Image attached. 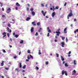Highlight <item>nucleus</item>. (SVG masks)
Returning a JSON list of instances; mask_svg holds the SVG:
<instances>
[{"instance_id":"nucleus-49","label":"nucleus","mask_w":78,"mask_h":78,"mask_svg":"<svg viewBox=\"0 0 78 78\" xmlns=\"http://www.w3.org/2000/svg\"><path fill=\"white\" fill-rule=\"evenodd\" d=\"M25 72V70H22V72Z\"/></svg>"},{"instance_id":"nucleus-32","label":"nucleus","mask_w":78,"mask_h":78,"mask_svg":"<svg viewBox=\"0 0 78 78\" xmlns=\"http://www.w3.org/2000/svg\"><path fill=\"white\" fill-rule=\"evenodd\" d=\"M30 10L32 12V11H33V8H32L30 9Z\"/></svg>"},{"instance_id":"nucleus-38","label":"nucleus","mask_w":78,"mask_h":78,"mask_svg":"<svg viewBox=\"0 0 78 78\" xmlns=\"http://www.w3.org/2000/svg\"><path fill=\"white\" fill-rule=\"evenodd\" d=\"M7 35L8 37H9V33H8L7 34Z\"/></svg>"},{"instance_id":"nucleus-35","label":"nucleus","mask_w":78,"mask_h":78,"mask_svg":"<svg viewBox=\"0 0 78 78\" xmlns=\"http://www.w3.org/2000/svg\"><path fill=\"white\" fill-rule=\"evenodd\" d=\"M44 3L41 4V6H42L43 7H44Z\"/></svg>"},{"instance_id":"nucleus-36","label":"nucleus","mask_w":78,"mask_h":78,"mask_svg":"<svg viewBox=\"0 0 78 78\" xmlns=\"http://www.w3.org/2000/svg\"><path fill=\"white\" fill-rule=\"evenodd\" d=\"M41 12H42V13L43 14V16H44V11L42 10V11H41Z\"/></svg>"},{"instance_id":"nucleus-60","label":"nucleus","mask_w":78,"mask_h":78,"mask_svg":"<svg viewBox=\"0 0 78 78\" xmlns=\"http://www.w3.org/2000/svg\"><path fill=\"white\" fill-rule=\"evenodd\" d=\"M5 69H6V70H8L9 69H8L7 68H5Z\"/></svg>"},{"instance_id":"nucleus-31","label":"nucleus","mask_w":78,"mask_h":78,"mask_svg":"<svg viewBox=\"0 0 78 78\" xmlns=\"http://www.w3.org/2000/svg\"><path fill=\"white\" fill-rule=\"evenodd\" d=\"M8 26L10 28L11 27V25L10 24H8Z\"/></svg>"},{"instance_id":"nucleus-59","label":"nucleus","mask_w":78,"mask_h":78,"mask_svg":"<svg viewBox=\"0 0 78 78\" xmlns=\"http://www.w3.org/2000/svg\"><path fill=\"white\" fill-rule=\"evenodd\" d=\"M13 36H15V32H13Z\"/></svg>"},{"instance_id":"nucleus-50","label":"nucleus","mask_w":78,"mask_h":78,"mask_svg":"<svg viewBox=\"0 0 78 78\" xmlns=\"http://www.w3.org/2000/svg\"><path fill=\"white\" fill-rule=\"evenodd\" d=\"M38 54L39 55H41V52H39Z\"/></svg>"},{"instance_id":"nucleus-22","label":"nucleus","mask_w":78,"mask_h":78,"mask_svg":"<svg viewBox=\"0 0 78 78\" xmlns=\"http://www.w3.org/2000/svg\"><path fill=\"white\" fill-rule=\"evenodd\" d=\"M37 25L38 26H39V25H40V23L39 22L37 23Z\"/></svg>"},{"instance_id":"nucleus-63","label":"nucleus","mask_w":78,"mask_h":78,"mask_svg":"<svg viewBox=\"0 0 78 78\" xmlns=\"http://www.w3.org/2000/svg\"><path fill=\"white\" fill-rule=\"evenodd\" d=\"M50 9L51 10H53V8L51 7L50 8Z\"/></svg>"},{"instance_id":"nucleus-24","label":"nucleus","mask_w":78,"mask_h":78,"mask_svg":"<svg viewBox=\"0 0 78 78\" xmlns=\"http://www.w3.org/2000/svg\"><path fill=\"white\" fill-rule=\"evenodd\" d=\"M8 11H11V8H9L8 9H7Z\"/></svg>"},{"instance_id":"nucleus-53","label":"nucleus","mask_w":78,"mask_h":78,"mask_svg":"<svg viewBox=\"0 0 78 78\" xmlns=\"http://www.w3.org/2000/svg\"><path fill=\"white\" fill-rule=\"evenodd\" d=\"M15 9H16V10H17V9H18V7H16L15 8Z\"/></svg>"},{"instance_id":"nucleus-9","label":"nucleus","mask_w":78,"mask_h":78,"mask_svg":"<svg viewBox=\"0 0 78 78\" xmlns=\"http://www.w3.org/2000/svg\"><path fill=\"white\" fill-rule=\"evenodd\" d=\"M56 33L57 34H61V32L59 31H56Z\"/></svg>"},{"instance_id":"nucleus-40","label":"nucleus","mask_w":78,"mask_h":78,"mask_svg":"<svg viewBox=\"0 0 78 78\" xmlns=\"http://www.w3.org/2000/svg\"><path fill=\"white\" fill-rule=\"evenodd\" d=\"M17 56H14L13 58L14 59H16L17 58Z\"/></svg>"},{"instance_id":"nucleus-3","label":"nucleus","mask_w":78,"mask_h":78,"mask_svg":"<svg viewBox=\"0 0 78 78\" xmlns=\"http://www.w3.org/2000/svg\"><path fill=\"white\" fill-rule=\"evenodd\" d=\"M67 27H66L64 29V33H67Z\"/></svg>"},{"instance_id":"nucleus-17","label":"nucleus","mask_w":78,"mask_h":78,"mask_svg":"<svg viewBox=\"0 0 78 78\" xmlns=\"http://www.w3.org/2000/svg\"><path fill=\"white\" fill-rule=\"evenodd\" d=\"M27 53H29L30 54H31V52H30V51L29 50H27Z\"/></svg>"},{"instance_id":"nucleus-25","label":"nucleus","mask_w":78,"mask_h":78,"mask_svg":"<svg viewBox=\"0 0 78 78\" xmlns=\"http://www.w3.org/2000/svg\"><path fill=\"white\" fill-rule=\"evenodd\" d=\"M45 63L46 65H48V62H46Z\"/></svg>"},{"instance_id":"nucleus-64","label":"nucleus","mask_w":78,"mask_h":78,"mask_svg":"<svg viewBox=\"0 0 78 78\" xmlns=\"http://www.w3.org/2000/svg\"><path fill=\"white\" fill-rule=\"evenodd\" d=\"M55 42H57V40H55Z\"/></svg>"},{"instance_id":"nucleus-43","label":"nucleus","mask_w":78,"mask_h":78,"mask_svg":"<svg viewBox=\"0 0 78 78\" xmlns=\"http://www.w3.org/2000/svg\"><path fill=\"white\" fill-rule=\"evenodd\" d=\"M7 30H8V31H9V27H7Z\"/></svg>"},{"instance_id":"nucleus-52","label":"nucleus","mask_w":78,"mask_h":78,"mask_svg":"<svg viewBox=\"0 0 78 78\" xmlns=\"http://www.w3.org/2000/svg\"><path fill=\"white\" fill-rule=\"evenodd\" d=\"M27 11H29V8L28 7H27Z\"/></svg>"},{"instance_id":"nucleus-20","label":"nucleus","mask_w":78,"mask_h":78,"mask_svg":"<svg viewBox=\"0 0 78 78\" xmlns=\"http://www.w3.org/2000/svg\"><path fill=\"white\" fill-rule=\"evenodd\" d=\"M20 44H23V40H21L20 42Z\"/></svg>"},{"instance_id":"nucleus-18","label":"nucleus","mask_w":78,"mask_h":78,"mask_svg":"<svg viewBox=\"0 0 78 78\" xmlns=\"http://www.w3.org/2000/svg\"><path fill=\"white\" fill-rule=\"evenodd\" d=\"M74 65H76V60H74Z\"/></svg>"},{"instance_id":"nucleus-4","label":"nucleus","mask_w":78,"mask_h":78,"mask_svg":"<svg viewBox=\"0 0 78 78\" xmlns=\"http://www.w3.org/2000/svg\"><path fill=\"white\" fill-rule=\"evenodd\" d=\"M55 12H52V17H54V16H55Z\"/></svg>"},{"instance_id":"nucleus-23","label":"nucleus","mask_w":78,"mask_h":78,"mask_svg":"<svg viewBox=\"0 0 78 78\" xmlns=\"http://www.w3.org/2000/svg\"><path fill=\"white\" fill-rule=\"evenodd\" d=\"M65 65L66 67H68V65H67V63H65Z\"/></svg>"},{"instance_id":"nucleus-37","label":"nucleus","mask_w":78,"mask_h":78,"mask_svg":"<svg viewBox=\"0 0 78 78\" xmlns=\"http://www.w3.org/2000/svg\"><path fill=\"white\" fill-rule=\"evenodd\" d=\"M47 12H44V16H45V14H46V13Z\"/></svg>"},{"instance_id":"nucleus-44","label":"nucleus","mask_w":78,"mask_h":78,"mask_svg":"<svg viewBox=\"0 0 78 78\" xmlns=\"http://www.w3.org/2000/svg\"><path fill=\"white\" fill-rule=\"evenodd\" d=\"M16 70H17L18 72H19V69L18 68V69H16Z\"/></svg>"},{"instance_id":"nucleus-56","label":"nucleus","mask_w":78,"mask_h":78,"mask_svg":"<svg viewBox=\"0 0 78 78\" xmlns=\"http://www.w3.org/2000/svg\"><path fill=\"white\" fill-rule=\"evenodd\" d=\"M74 22H76V19H74Z\"/></svg>"},{"instance_id":"nucleus-30","label":"nucleus","mask_w":78,"mask_h":78,"mask_svg":"<svg viewBox=\"0 0 78 78\" xmlns=\"http://www.w3.org/2000/svg\"><path fill=\"white\" fill-rule=\"evenodd\" d=\"M58 8H59V7H58V6H57L55 7V9H58Z\"/></svg>"},{"instance_id":"nucleus-13","label":"nucleus","mask_w":78,"mask_h":78,"mask_svg":"<svg viewBox=\"0 0 78 78\" xmlns=\"http://www.w3.org/2000/svg\"><path fill=\"white\" fill-rule=\"evenodd\" d=\"M15 37L16 38H17V37H19V35H17V34L15 35Z\"/></svg>"},{"instance_id":"nucleus-21","label":"nucleus","mask_w":78,"mask_h":78,"mask_svg":"<svg viewBox=\"0 0 78 78\" xmlns=\"http://www.w3.org/2000/svg\"><path fill=\"white\" fill-rule=\"evenodd\" d=\"M26 67V65H24L23 67V69H25Z\"/></svg>"},{"instance_id":"nucleus-2","label":"nucleus","mask_w":78,"mask_h":78,"mask_svg":"<svg viewBox=\"0 0 78 78\" xmlns=\"http://www.w3.org/2000/svg\"><path fill=\"white\" fill-rule=\"evenodd\" d=\"M73 14L72 13L70 12L69 13L67 16L68 19H69V17H71L73 16Z\"/></svg>"},{"instance_id":"nucleus-47","label":"nucleus","mask_w":78,"mask_h":78,"mask_svg":"<svg viewBox=\"0 0 78 78\" xmlns=\"http://www.w3.org/2000/svg\"><path fill=\"white\" fill-rule=\"evenodd\" d=\"M38 35V33H37V32H36V34H35V36H37Z\"/></svg>"},{"instance_id":"nucleus-15","label":"nucleus","mask_w":78,"mask_h":78,"mask_svg":"<svg viewBox=\"0 0 78 78\" xmlns=\"http://www.w3.org/2000/svg\"><path fill=\"white\" fill-rule=\"evenodd\" d=\"M76 32H78V29H77L76 30H75L74 31V33H76Z\"/></svg>"},{"instance_id":"nucleus-54","label":"nucleus","mask_w":78,"mask_h":78,"mask_svg":"<svg viewBox=\"0 0 78 78\" xmlns=\"http://www.w3.org/2000/svg\"><path fill=\"white\" fill-rule=\"evenodd\" d=\"M49 33H48V34H47V36L48 37H49Z\"/></svg>"},{"instance_id":"nucleus-34","label":"nucleus","mask_w":78,"mask_h":78,"mask_svg":"<svg viewBox=\"0 0 78 78\" xmlns=\"http://www.w3.org/2000/svg\"><path fill=\"white\" fill-rule=\"evenodd\" d=\"M56 56L57 57V58H58V57H59V54H56Z\"/></svg>"},{"instance_id":"nucleus-26","label":"nucleus","mask_w":78,"mask_h":78,"mask_svg":"<svg viewBox=\"0 0 78 78\" xmlns=\"http://www.w3.org/2000/svg\"><path fill=\"white\" fill-rule=\"evenodd\" d=\"M48 32H49V33H51V31L50 29L48 30Z\"/></svg>"},{"instance_id":"nucleus-11","label":"nucleus","mask_w":78,"mask_h":78,"mask_svg":"<svg viewBox=\"0 0 78 78\" xmlns=\"http://www.w3.org/2000/svg\"><path fill=\"white\" fill-rule=\"evenodd\" d=\"M16 5L17 6H20V4H19L18 2H16Z\"/></svg>"},{"instance_id":"nucleus-7","label":"nucleus","mask_w":78,"mask_h":78,"mask_svg":"<svg viewBox=\"0 0 78 78\" xmlns=\"http://www.w3.org/2000/svg\"><path fill=\"white\" fill-rule=\"evenodd\" d=\"M30 31L32 33L33 32V31H34V28L33 27L32 28H31L30 30Z\"/></svg>"},{"instance_id":"nucleus-1","label":"nucleus","mask_w":78,"mask_h":78,"mask_svg":"<svg viewBox=\"0 0 78 78\" xmlns=\"http://www.w3.org/2000/svg\"><path fill=\"white\" fill-rule=\"evenodd\" d=\"M62 75H64V74H65V75L66 76H67V72H66V71H64V70H63L62 71Z\"/></svg>"},{"instance_id":"nucleus-57","label":"nucleus","mask_w":78,"mask_h":78,"mask_svg":"<svg viewBox=\"0 0 78 78\" xmlns=\"http://www.w3.org/2000/svg\"><path fill=\"white\" fill-rule=\"evenodd\" d=\"M9 33H11V29H9Z\"/></svg>"},{"instance_id":"nucleus-46","label":"nucleus","mask_w":78,"mask_h":78,"mask_svg":"<svg viewBox=\"0 0 78 78\" xmlns=\"http://www.w3.org/2000/svg\"><path fill=\"white\" fill-rule=\"evenodd\" d=\"M0 5H0V6H1V7H2V6H3V3H1V2H0Z\"/></svg>"},{"instance_id":"nucleus-10","label":"nucleus","mask_w":78,"mask_h":78,"mask_svg":"<svg viewBox=\"0 0 78 78\" xmlns=\"http://www.w3.org/2000/svg\"><path fill=\"white\" fill-rule=\"evenodd\" d=\"M3 65H4V61H2V62L1 63V66H3Z\"/></svg>"},{"instance_id":"nucleus-33","label":"nucleus","mask_w":78,"mask_h":78,"mask_svg":"<svg viewBox=\"0 0 78 78\" xmlns=\"http://www.w3.org/2000/svg\"><path fill=\"white\" fill-rule=\"evenodd\" d=\"M73 72L75 73H76V71L75 70H74L73 71Z\"/></svg>"},{"instance_id":"nucleus-61","label":"nucleus","mask_w":78,"mask_h":78,"mask_svg":"<svg viewBox=\"0 0 78 78\" xmlns=\"http://www.w3.org/2000/svg\"><path fill=\"white\" fill-rule=\"evenodd\" d=\"M6 36V35H4V36H3V37H5Z\"/></svg>"},{"instance_id":"nucleus-6","label":"nucleus","mask_w":78,"mask_h":78,"mask_svg":"<svg viewBox=\"0 0 78 78\" xmlns=\"http://www.w3.org/2000/svg\"><path fill=\"white\" fill-rule=\"evenodd\" d=\"M61 58L62 61H64V58L63 57H62V56H61Z\"/></svg>"},{"instance_id":"nucleus-58","label":"nucleus","mask_w":78,"mask_h":78,"mask_svg":"<svg viewBox=\"0 0 78 78\" xmlns=\"http://www.w3.org/2000/svg\"><path fill=\"white\" fill-rule=\"evenodd\" d=\"M71 53V51H69V55H70V54Z\"/></svg>"},{"instance_id":"nucleus-41","label":"nucleus","mask_w":78,"mask_h":78,"mask_svg":"<svg viewBox=\"0 0 78 78\" xmlns=\"http://www.w3.org/2000/svg\"><path fill=\"white\" fill-rule=\"evenodd\" d=\"M72 75H75V74L76 73H73V72H72Z\"/></svg>"},{"instance_id":"nucleus-48","label":"nucleus","mask_w":78,"mask_h":78,"mask_svg":"<svg viewBox=\"0 0 78 78\" xmlns=\"http://www.w3.org/2000/svg\"><path fill=\"white\" fill-rule=\"evenodd\" d=\"M2 17H5V16L4 15H2Z\"/></svg>"},{"instance_id":"nucleus-8","label":"nucleus","mask_w":78,"mask_h":78,"mask_svg":"<svg viewBox=\"0 0 78 78\" xmlns=\"http://www.w3.org/2000/svg\"><path fill=\"white\" fill-rule=\"evenodd\" d=\"M30 17H27L26 20H27V21H28L29 20H30Z\"/></svg>"},{"instance_id":"nucleus-12","label":"nucleus","mask_w":78,"mask_h":78,"mask_svg":"<svg viewBox=\"0 0 78 78\" xmlns=\"http://www.w3.org/2000/svg\"><path fill=\"white\" fill-rule=\"evenodd\" d=\"M32 24L34 25V26H36V25L34 23V22H32Z\"/></svg>"},{"instance_id":"nucleus-19","label":"nucleus","mask_w":78,"mask_h":78,"mask_svg":"<svg viewBox=\"0 0 78 78\" xmlns=\"http://www.w3.org/2000/svg\"><path fill=\"white\" fill-rule=\"evenodd\" d=\"M62 40H64L65 39V37H61Z\"/></svg>"},{"instance_id":"nucleus-14","label":"nucleus","mask_w":78,"mask_h":78,"mask_svg":"<svg viewBox=\"0 0 78 78\" xmlns=\"http://www.w3.org/2000/svg\"><path fill=\"white\" fill-rule=\"evenodd\" d=\"M22 66V63L20 62V68H21Z\"/></svg>"},{"instance_id":"nucleus-55","label":"nucleus","mask_w":78,"mask_h":78,"mask_svg":"<svg viewBox=\"0 0 78 78\" xmlns=\"http://www.w3.org/2000/svg\"><path fill=\"white\" fill-rule=\"evenodd\" d=\"M56 35L57 36H59V34H56Z\"/></svg>"},{"instance_id":"nucleus-29","label":"nucleus","mask_w":78,"mask_h":78,"mask_svg":"<svg viewBox=\"0 0 78 78\" xmlns=\"http://www.w3.org/2000/svg\"><path fill=\"white\" fill-rule=\"evenodd\" d=\"M2 51L3 52V53H6V51H5V50H4V49H2Z\"/></svg>"},{"instance_id":"nucleus-42","label":"nucleus","mask_w":78,"mask_h":78,"mask_svg":"<svg viewBox=\"0 0 78 78\" xmlns=\"http://www.w3.org/2000/svg\"><path fill=\"white\" fill-rule=\"evenodd\" d=\"M36 68L37 70H39V67H38L37 66H36Z\"/></svg>"},{"instance_id":"nucleus-62","label":"nucleus","mask_w":78,"mask_h":78,"mask_svg":"<svg viewBox=\"0 0 78 78\" xmlns=\"http://www.w3.org/2000/svg\"><path fill=\"white\" fill-rule=\"evenodd\" d=\"M9 46L10 48H12V45H9Z\"/></svg>"},{"instance_id":"nucleus-45","label":"nucleus","mask_w":78,"mask_h":78,"mask_svg":"<svg viewBox=\"0 0 78 78\" xmlns=\"http://www.w3.org/2000/svg\"><path fill=\"white\" fill-rule=\"evenodd\" d=\"M66 5H67V3L66 2H65L64 6H66Z\"/></svg>"},{"instance_id":"nucleus-51","label":"nucleus","mask_w":78,"mask_h":78,"mask_svg":"<svg viewBox=\"0 0 78 78\" xmlns=\"http://www.w3.org/2000/svg\"><path fill=\"white\" fill-rule=\"evenodd\" d=\"M27 59H30V57L29 56H27Z\"/></svg>"},{"instance_id":"nucleus-5","label":"nucleus","mask_w":78,"mask_h":78,"mask_svg":"<svg viewBox=\"0 0 78 78\" xmlns=\"http://www.w3.org/2000/svg\"><path fill=\"white\" fill-rule=\"evenodd\" d=\"M31 13L32 15H33V16H34V15H35V13L33 11L31 12Z\"/></svg>"},{"instance_id":"nucleus-16","label":"nucleus","mask_w":78,"mask_h":78,"mask_svg":"<svg viewBox=\"0 0 78 78\" xmlns=\"http://www.w3.org/2000/svg\"><path fill=\"white\" fill-rule=\"evenodd\" d=\"M61 44L63 45H65V43L64 42H62L61 43Z\"/></svg>"},{"instance_id":"nucleus-27","label":"nucleus","mask_w":78,"mask_h":78,"mask_svg":"<svg viewBox=\"0 0 78 78\" xmlns=\"http://www.w3.org/2000/svg\"><path fill=\"white\" fill-rule=\"evenodd\" d=\"M66 42H67L68 41V39H67V37H66Z\"/></svg>"},{"instance_id":"nucleus-28","label":"nucleus","mask_w":78,"mask_h":78,"mask_svg":"<svg viewBox=\"0 0 78 78\" xmlns=\"http://www.w3.org/2000/svg\"><path fill=\"white\" fill-rule=\"evenodd\" d=\"M6 33L5 32H4L3 33H2L3 35H6Z\"/></svg>"},{"instance_id":"nucleus-39","label":"nucleus","mask_w":78,"mask_h":78,"mask_svg":"<svg viewBox=\"0 0 78 78\" xmlns=\"http://www.w3.org/2000/svg\"><path fill=\"white\" fill-rule=\"evenodd\" d=\"M30 58H32V59H33V56H32V55H30Z\"/></svg>"}]
</instances>
